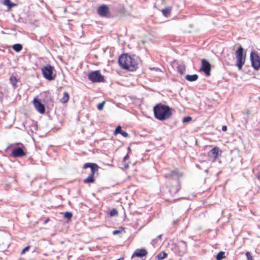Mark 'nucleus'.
I'll use <instances>...</instances> for the list:
<instances>
[{
    "label": "nucleus",
    "mask_w": 260,
    "mask_h": 260,
    "mask_svg": "<svg viewBox=\"0 0 260 260\" xmlns=\"http://www.w3.org/2000/svg\"><path fill=\"white\" fill-rule=\"evenodd\" d=\"M34 105L36 110L40 113L43 114L45 111V108L39 99L35 98L34 99Z\"/></svg>",
    "instance_id": "9d476101"
},
{
    "label": "nucleus",
    "mask_w": 260,
    "mask_h": 260,
    "mask_svg": "<svg viewBox=\"0 0 260 260\" xmlns=\"http://www.w3.org/2000/svg\"><path fill=\"white\" fill-rule=\"evenodd\" d=\"M83 169H85L90 168L91 171V174L85 179H84L83 182L85 183H93L95 181L94 174L99 170V166L94 163L87 162L83 166Z\"/></svg>",
    "instance_id": "7ed1b4c3"
},
{
    "label": "nucleus",
    "mask_w": 260,
    "mask_h": 260,
    "mask_svg": "<svg viewBox=\"0 0 260 260\" xmlns=\"http://www.w3.org/2000/svg\"><path fill=\"white\" fill-rule=\"evenodd\" d=\"M12 48L17 52H20L22 49V45L20 44H16L13 45Z\"/></svg>",
    "instance_id": "aec40b11"
},
{
    "label": "nucleus",
    "mask_w": 260,
    "mask_h": 260,
    "mask_svg": "<svg viewBox=\"0 0 260 260\" xmlns=\"http://www.w3.org/2000/svg\"><path fill=\"white\" fill-rule=\"evenodd\" d=\"M219 148L218 147H214L209 152V155H212L213 156V161H215L218 156Z\"/></svg>",
    "instance_id": "ddd939ff"
},
{
    "label": "nucleus",
    "mask_w": 260,
    "mask_h": 260,
    "mask_svg": "<svg viewBox=\"0 0 260 260\" xmlns=\"http://www.w3.org/2000/svg\"><path fill=\"white\" fill-rule=\"evenodd\" d=\"M185 78L188 81L193 82L198 79V75L197 74L187 75Z\"/></svg>",
    "instance_id": "4468645a"
},
{
    "label": "nucleus",
    "mask_w": 260,
    "mask_h": 260,
    "mask_svg": "<svg viewBox=\"0 0 260 260\" xmlns=\"http://www.w3.org/2000/svg\"><path fill=\"white\" fill-rule=\"evenodd\" d=\"M98 13L102 17H107L109 13L108 7L105 5L100 6L98 9Z\"/></svg>",
    "instance_id": "9b49d317"
},
{
    "label": "nucleus",
    "mask_w": 260,
    "mask_h": 260,
    "mask_svg": "<svg viewBox=\"0 0 260 260\" xmlns=\"http://www.w3.org/2000/svg\"><path fill=\"white\" fill-rule=\"evenodd\" d=\"M178 190H179V189H177L176 190V192H177L178 191Z\"/></svg>",
    "instance_id": "79ce46f5"
},
{
    "label": "nucleus",
    "mask_w": 260,
    "mask_h": 260,
    "mask_svg": "<svg viewBox=\"0 0 260 260\" xmlns=\"http://www.w3.org/2000/svg\"><path fill=\"white\" fill-rule=\"evenodd\" d=\"M259 173H260V167H259V171H258V172L257 173V174H259Z\"/></svg>",
    "instance_id": "58836bf2"
},
{
    "label": "nucleus",
    "mask_w": 260,
    "mask_h": 260,
    "mask_svg": "<svg viewBox=\"0 0 260 260\" xmlns=\"http://www.w3.org/2000/svg\"><path fill=\"white\" fill-rule=\"evenodd\" d=\"M172 10V7H169L167 8H166L164 9H162V13L165 16H167L168 14L170 13Z\"/></svg>",
    "instance_id": "4be33fe9"
},
{
    "label": "nucleus",
    "mask_w": 260,
    "mask_h": 260,
    "mask_svg": "<svg viewBox=\"0 0 260 260\" xmlns=\"http://www.w3.org/2000/svg\"><path fill=\"white\" fill-rule=\"evenodd\" d=\"M118 62L122 68L130 71H136L138 68V58L135 56L122 54L119 57Z\"/></svg>",
    "instance_id": "f257e3e1"
},
{
    "label": "nucleus",
    "mask_w": 260,
    "mask_h": 260,
    "mask_svg": "<svg viewBox=\"0 0 260 260\" xmlns=\"http://www.w3.org/2000/svg\"><path fill=\"white\" fill-rule=\"evenodd\" d=\"M168 175L173 179H177L179 177V171L178 170L171 171Z\"/></svg>",
    "instance_id": "dca6fc26"
},
{
    "label": "nucleus",
    "mask_w": 260,
    "mask_h": 260,
    "mask_svg": "<svg viewBox=\"0 0 260 260\" xmlns=\"http://www.w3.org/2000/svg\"><path fill=\"white\" fill-rule=\"evenodd\" d=\"M123 259V258H120L117 259H116V260H121V259Z\"/></svg>",
    "instance_id": "a19ab883"
},
{
    "label": "nucleus",
    "mask_w": 260,
    "mask_h": 260,
    "mask_svg": "<svg viewBox=\"0 0 260 260\" xmlns=\"http://www.w3.org/2000/svg\"><path fill=\"white\" fill-rule=\"evenodd\" d=\"M191 120V117L189 116H186L183 118V122H187L190 121Z\"/></svg>",
    "instance_id": "c85d7f7f"
},
{
    "label": "nucleus",
    "mask_w": 260,
    "mask_h": 260,
    "mask_svg": "<svg viewBox=\"0 0 260 260\" xmlns=\"http://www.w3.org/2000/svg\"><path fill=\"white\" fill-rule=\"evenodd\" d=\"M250 60L252 67L255 70H258L260 68V58L257 53L252 51L250 53Z\"/></svg>",
    "instance_id": "0eeeda50"
},
{
    "label": "nucleus",
    "mask_w": 260,
    "mask_h": 260,
    "mask_svg": "<svg viewBox=\"0 0 260 260\" xmlns=\"http://www.w3.org/2000/svg\"><path fill=\"white\" fill-rule=\"evenodd\" d=\"M120 134L125 138H127L128 137V134L127 132L123 131H122Z\"/></svg>",
    "instance_id": "7c9ffc66"
},
{
    "label": "nucleus",
    "mask_w": 260,
    "mask_h": 260,
    "mask_svg": "<svg viewBox=\"0 0 260 260\" xmlns=\"http://www.w3.org/2000/svg\"><path fill=\"white\" fill-rule=\"evenodd\" d=\"M49 220V218H47L44 222L45 223H46L48 222V221Z\"/></svg>",
    "instance_id": "c9c22d12"
},
{
    "label": "nucleus",
    "mask_w": 260,
    "mask_h": 260,
    "mask_svg": "<svg viewBox=\"0 0 260 260\" xmlns=\"http://www.w3.org/2000/svg\"><path fill=\"white\" fill-rule=\"evenodd\" d=\"M161 236H162V235H160L158 236L157 237V238H157H157H160L161 237Z\"/></svg>",
    "instance_id": "e433bc0d"
},
{
    "label": "nucleus",
    "mask_w": 260,
    "mask_h": 260,
    "mask_svg": "<svg viewBox=\"0 0 260 260\" xmlns=\"http://www.w3.org/2000/svg\"><path fill=\"white\" fill-rule=\"evenodd\" d=\"M222 130L223 131H226L227 130V126L226 125H223L222 126Z\"/></svg>",
    "instance_id": "473e14b6"
},
{
    "label": "nucleus",
    "mask_w": 260,
    "mask_h": 260,
    "mask_svg": "<svg viewBox=\"0 0 260 260\" xmlns=\"http://www.w3.org/2000/svg\"><path fill=\"white\" fill-rule=\"evenodd\" d=\"M24 146L16 147L13 149L11 155L14 157H21L26 155Z\"/></svg>",
    "instance_id": "6e6552de"
},
{
    "label": "nucleus",
    "mask_w": 260,
    "mask_h": 260,
    "mask_svg": "<svg viewBox=\"0 0 260 260\" xmlns=\"http://www.w3.org/2000/svg\"><path fill=\"white\" fill-rule=\"evenodd\" d=\"M147 253V251L145 249H137L135 250L132 257V258L134 257H142L146 256Z\"/></svg>",
    "instance_id": "f8f14e48"
},
{
    "label": "nucleus",
    "mask_w": 260,
    "mask_h": 260,
    "mask_svg": "<svg viewBox=\"0 0 260 260\" xmlns=\"http://www.w3.org/2000/svg\"><path fill=\"white\" fill-rule=\"evenodd\" d=\"M122 130L121 129V127L120 125H118L115 129L114 131V135H117L118 134H121Z\"/></svg>",
    "instance_id": "a878e982"
},
{
    "label": "nucleus",
    "mask_w": 260,
    "mask_h": 260,
    "mask_svg": "<svg viewBox=\"0 0 260 260\" xmlns=\"http://www.w3.org/2000/svg\"><path fill=\"white\" fill-rule=\"evenodd\" d=\"M168 254L164 251L160 252L157 255V258L158 260H162L167 257Z\"/></svg>",
    "instance_id": "412c9836"
},
{
    "label": "nucleus",
    "mask_w": 260,
    "mask_h": 260,
    "mask_svg": "<svg viewBox=\"0 0 260 260\" xmlns=\"http://www.w3.org/2000/svg\"><path fill=\"white\" fill-rule=\"evenodd\" d=\"M30 248V246H28L25 247L24 249H22V250L21 251V254H24L26 251H28L29 249Z\"/></svg>",
    "instance_id": "c756f323"
},
{
    "label": "nucleus",
    "mask_w": 260,
    "mask_h": 260,
    "mask_svg": "<svg viewBox=\"0 0 260 260\" xmlns=\"http://www.w3.org/2000/svg\"><path fill=\"white\" fill-rule=\"evenodd\" d=\"M10 81L14 88H15L16 87H17V82H18V80L16 77H14V76L10 77Z\"/></svg>",
    "instance_id": "a211bd4d"
},
{
    "label": "nucleus",
    "mask_w": 260,
    "mask_h": 260,
    "mask_svg": "<svg viewBox=\"0 0 260 260\" xmlns=\"http://www.w3.org/2000/svg\"><path fill=\"white\" fill-rule=\"evenodd\" d=\"M120 233H121V231H119V230H114L112 232L113 235H116L118 234H119Z\"/></svg>",
    "instance_id": "2f4dec72"
},
{
    "label": "nucleus",
    "mask_w": 260,
    "mask_h": 260,
    "mask_svg": "<svg viewBox=\"0 0 260 260\" xmlns=\"http://www.w3.org/2000/svg\"><path fill=\"white\" fill-rule=\"evenodd\" d=\"M224 252H223V251L219 252L216 256V260H221L224 257Z\"/></svg>",
    "instance_id": "5701e85b"
},
{
    "label": "nucleus",
    "mask_w": 260,
    "mask_h": 260,
    "mask_svg": "<svg viewBox=\"0 0 260 260\" xmlns=\"http://www.w3.org/2000/svg\"><path fill=\"white\" fill-rule=\"evenodd\" d=\"M211 66L210 63L206 59L202 60V64L200 71L205 73L207 76L210 75Z\"/></svg>",
    "instance_id": "1a4fd4ad"
},
{
    "label": "nucleus",
    "mask_w": 260,
    "mask_h": 260,
    "mask_svg": "<svg viewBox=\"0 0 260 260\" xmlns=\"http://www.w3.org/2000/svg\"><path fill=\"white\" fill-rule=\"evenodd\" d=\"M245 255L247 258V260H253L252 257L249 252H246Z\"/></svg>",
    "instance_id": "bb28decb"
},
{
    "label": "nucleus",
    "mask_w": 260,
    "mask_h": 260,
    "mask_svg": "<svg viewBox=\"0 0 260 260\" xmlns=\"http://www.w3.org/2000/svg\"><path fill=\"white\" fill-rule=\"evenodd\" d=\"M88 78L92 82H103L105 81L104 77L100 73V71L90 72L88 75Z\"/></svg>",
    "instance_id": "423d86ee"
},
{
    "label": "nucleus",
    "mask_w": 260,
    "mask_h": 260,
    "mask_svg": "<svg viewBox=\"0 0 260 260\" xmlns=\"http://www.w3.org/2000/svg\"><path fill=\"white\" fill-rule=\"evenodd\" d=\"M128 158V154H127V155H126L124 157V158H123V160H124V161H125V160H126Z\"/></svg>",
    "instance_id": "72a5a7b5"
},
{
    "label": "nucleus",
    "mask_w": 260,
    "mask_h": 260,
    "mask_svg": "<svg viewBox=\"0 0 260 260\" xmlns=\"http://www.w3.org/2000/svg\"><path fill=\"white\" fill-rule=\"evenodd\" d=\"M177 71L181 75L183 74L185 71V67L184 64H180L177 67Z\"/></svg>",
    "instance_id": "6ab92c4d"
},
{
    "label": "nucleus",
    "mask_w": 260,
    "mask_h": 260,
    "mask_svg": "<svg viewBox=\"0 0 260 260\" xmlns=\"http://www.w3.org/2000/svg\"><path fill=\"white\" fill-rule=\"evenodd\" d=\"M105 103V102H103L102 103H100L98 105V109L99 110H102L103 109V107H104V104Z\"/></svg>",
    "instance_id": "cd10ccee"
},
{
    "label": "nucleus",
    "mask_w": 260,
    "mask_h": 260,
    "mask_svg": "<svg viewBox=\"0 0 260 260\" xmlns=\"http://www.w3.org/2000/svg\"><path fill=\"white\" fill-rule=\"evenodd\" d=\"M69 100V94L67 92H64L63 93V95L62 98L60 100V101L62 103H67Z\"/></svg>",
    "instance_id": "f3484780"
},
{
    "label": "nucleus",
    "mask_w": 260,
    "mask_h": 260,
    "mask_svg": "<svg viewBox=\"0 0 260 260\" xmlns=\"http://www.w3.org/2000/svg\"><path fill=\"white\" fill-rule=\"evenodd\" d=\"M3 4L7 6L9 9H11L13 7L17 6V4L11 3L10 0H4Z\"/></svg>",
    "instance_id": "2eb2a0df"
},
{
    "label": "nucleus",
    "mask_w": 260,
    "mask_h": 260,
    "mask_svg": "<svg viewBox=\"0 0 260 260\" xmlns=\"http://www.w3.org/2000/svg\"><path fill=\"white\" fill-rule=\"evenodd\" d=\"M180 243L183 244V245H184L185 247H186V243L185 242H184L183 241H181Z\"/></svg>",
    "instance_id": "f704fd0d"
},
{
    "label": "nucleus",
    "mask_w": 260,
    "mask_h": 260,
    "mask_svg": "<svg viewBox=\"0 0 260 260\" xmlns=\"http://www.w3.org/2000/svg\"><path fill=\"white\" fill-rule=\"evenodd\" d=\"M155 117L159 120H165L170 118L172 114L171 108L161 103L156 104L153 107Z\"/></svg>",
    "instance_id": "f03ea898"
},
{
    "label": "nucleus",
    "mask_w": 260,
    "mask_h": 260,
    "mask_svg": "<svg viewBox=\"0 0 260 260\" xmlns=\"http://www.w3.org/2000/svg\"><path fill=\"white\" fill-rule=\"evenodd\" d=\"M125 168H128V165H125Z\"/></svg>",
    "instance_id": "4c0bfd02"
},
{
    "label": "nucleus",
    "mask_w": 260,
    "mask_h": 260,
    "mask_svg": "<svg viewBox=\"0 0 260 260\" xmlns=\"http://www.w3.org/2000/svg\"><path fill=\"white\" fill-rule=\"evenodd\" d=\"M62 214H63V217L68 219H71L73 216L72 213L70 212H66L62 213Z\"/></svg>",
    "instance_id": "b1692460"
},
{
    "label": "nucleus",
    "mask_w": 260,
    "mask_h": 260,
    "mask_svg": "<svg viewBox=\"0 0 260 260\" xmlns=\"http://www.w3.org/2000/svg\"><path fill=\"white\" fill-rule=\"evenodd\" d=\"M177 221H174V224H176V223H177Z\"/></svg>",
    "instance_id": "ea45409f"
},
{
    "label": "nucleus",
    "mask_w": 260,
    "mask_h": 260,
    "mask_svg": "<svg viewBox=\"0 0 260 260\" xmlns=\"http://www.w3.org/2000/svg\"><path fill=\"white\" fill-rule=\"evenodd\" d=\"M53 71V67L50 64L47 65L42 69V72L44 77L49 81L53 80L56 76V74L55 73H54Z\"/></svg>",
    "instance_id": "20e7f679"
},
{
    "label": "nucleus",
    "mask_w": 260,
    "mask_h": 260,
    "mask_svg": "<svg viewBox=\"0 0 260 260\" xmlns=\"http://www.w3.org/2000/svg\"><path fill=\"white\" fill-rule=\"evenodd\" d=\"M110 216H115L118 215V212L116 209H113L110 212Z\"/></svg>",
    "instance_id": "393cba45"
},
{
    "label": "nucleus",
    "mask_w": 260,
    "mask_h": 260,
    "mask_svg": "<svg viewBox=\"0 0 260 260\" xmlns=\"http://www.w3.org/2000/svg\"><path fill=\"white\" fill-rule=\"evenodd\" d=\"M235 54L237 59L236 66L240 70L245 61V56L243 55V48L240 46L236 51Z\"/></svg>",
    "instance_id": "39448f33"
}]
</instances>
